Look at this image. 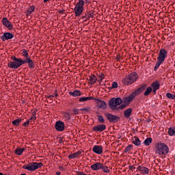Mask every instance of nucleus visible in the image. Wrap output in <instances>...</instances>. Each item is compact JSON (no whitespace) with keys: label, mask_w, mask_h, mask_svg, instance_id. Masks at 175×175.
I'll list each match as a JSON object with an SVG mask.
<instances>
[{"label":"nucleus","mask_w":175,"mask_h":175,"mask_svg":"<svg viewBox=\"0 0 175 175\" xmlns=\"http://www.w3.org/2000/svg\"><path fill=\"white\" fill-rule=\"evenodd\" d=\"M155 148L156 154H159V155H166V154L169 153V146L165 143H157Z\"/></svg>","instance_id":"1"},{"label":"nucleus","mask_w":175,"mask_h":175,"mask_svg":"<svg viewBox=\"0 0 175 175\" xmlns=\"http://www.w3.org/2000/svg\"><path fill=\"white\" fill-rule=\"evenodd\" d=\"M167 57V51L165 49H161L159 52V56L157 57V62L154 66V70H157L163 62H165V59Z\"/></svg>","instance_id":"2"},{"label":"nucleus","mask_w":175,"mask_h":175,"mask_svg":"<svg viewBox=\"0 0 175 175\" xmlns=\"http://www.w3.org/2000/svg\"><path fill=\"white\" fill-rule=\"evenodd\" d=\"M11 59L12 61L8 64V68H11V69H18L21 65H24V60L16 57V56H12Z\"/></svg>","instance_id":"3"},{"label":"nucleus","mask_w":175,"mask_h":175,"mask_svg":"<svg viewBox=\"0 0 175 175\" xmlns=\"http://www.w3.org/2000/svg\"><path fill=\"white\" fill-rule=\"evenodd\" d=\"M85 3V1L83 0H79L78 2H77L75 7L74 8V12L76 17H80L81 14H83V12H84V4Z\"/></svg>","instance_id":"4"},{"label":"nucleus","mask_w":175,"mask_h":175,"mask_svg":"<svg viewBox=\"0 0 175 175\" xmlns=\"http://www.w3.org/2000/svg\"><path fill=\"white\" fill-rule=\"evenodd\" d=\"M137 74L136 72H132L126 76V77L122 80V83L124 84V85H129V84L135 83V81L137 80Z\"/></svg>","instance_id":"5"},{"label":"nucleus","mask_w":175,"mask_h":175,"mask_svg":"<svg viewBox=\"0 0 175 175\" xmlns=\"http://www.w3.org/2000/svg\"><path fill=\"white\" fill-rule=\"evenodd\" d=\"M142 88H140L132 92L129 96L124 97L123 99L124 103H126V105H129L130 102H132L133 99H135V96H137V95H140V94H142Z\"/></svg>","instance_id":"6"},{"label":"nucleus","mask_w":175,"mask_h":175,"mask_svg":"<svg viewBox=\"0 0 175 175\" xmlns=\"http://www.w3.org/2000/svg\"><path fill=\"white\" fill-rule=\"evenodd\" d=\"M42 166H43L42 163L31 162L27 165H23V169L29 170L30 172H33L36 170V169H40V167H42Z\"/></svg>","instance_id":"7"},{"label":"nucleus","mask_w":175,"mask_h":175,"mask_svg":"<svg viewBox=\"0 0 175 175\" xmlns=\"http://www.w3.org/2000/svg\"><path fill=\"white\" fill-rule=\"evenodd\" d=\"M122 103V100L120 98H112L109 101V106L111 110H117L118 106Z\"/></svg>","instance_id":"8"},{"label":"nucleus","mask_w":175,"mask_h":175,"mask_svg":"<svg viewBox=\"0 0 175 175\" xmlns=\"http://www.w3.org/2000/svg\"><path fill=\"white\" fill-rule=\"evenodd\" d=\"M105 116L110 122H118L120 121V117L114 116L111 113H107Z\"/></svg>","instance_id":"9"},{"label":"nucleus","mask_w":175,"mask_h":175,"mask_svg":"<svg viewBox=\"0 0 175 175\" xmlns=\"http://www.w3.org/2000/svg\"><path fill=\"white\" fill-rule=\"evenodd\" d=\"M2 24L3 25H4L5 28H8L10 30L13 29V24H12V22L8 20V18L6 17L3 18Z\"/></svg>","instance_id":"10"},{"label":"nucleus","mask_w":175,"mask_h":175,"mask_svg":"<svg viewBox=\"0 0 175 175\" xmlns=\"http://www.w3.org/2000/svg\"><path fill=\"white\" fill-rule=\"evenodd\" d=\"M55 129L58 132L64 131V129H65V124L62 121H59V120L56 122Z\"/></svg>","instance_id":"11"},{"label":"nucleus","mask_w":175,"mask_h":175,"mask_svg":"<svg viewBox=\"0 0 175 175\" xmlns=\"http://www.w3.org/2000/svg\"><path fill=\"white\" fill-rule=\"evenodd\" d=\"M14 38V34L10 32L4 33L3 35L1 37V40L5 42L6 40H9V39H13Z\"/></svg>","instance_id":"12"},{"label":"nucleus","mask_w":175,"mask_h":175,"mask_svg":"<svg viewBox=\"0 0 175 175\" xmlns=\"http://www.w3.org/2000/svg\"><path fill=\"white\" fill-rule=\"evenodd\" d=\"M92 151L95 154H98V155H100V154L103 153V147L102 146L96 145L93 147Z\"/></svg>","instance_id":"13"},{"label":"nucleus","mask_w":175,"mask_h":175,"mask_svg":"<svg viewBox=\"0 0 175 175\" xmlns=\"http://www.w3.org/2000/svg\"><path fill=\"white\" fill-rule=\"evenodd\" d=\"M106 130V125L105 124H98L93 127V131L94 132H103Z\"/></svg>","instance_id":"14"},{"label":"nucleus","mask_w":175,"mask_h":175,"mask_svg":"<svg viewBox=\"0 0 175 175\" xmlns=\"http://www.w3.org/2000/svg\"><path fill=\"white\" fill-rule=\"evenodd\" d=\"M24 64H28V66L30 69H33V68H35V63L31 57H29V59H23V65Z\"/></svg>","instance_id":"15"},{"label":"nucleus","mask_w":175,"mask_h":175,"mask_svg":"<svg viewBox=\"0 0 175 175\" xmlns=\"http://www.w3.org/2000/svg\"><path fill=\"white\" fill-rule=\"evenodd\" d=\"M96 102L97 103V107H99V109H106L107 104H106V102L101 100L100 99H96Z\"/></svg>","instance_id":"16"},{"label":"nucleus","mask_w":175,"mask_h":175,"mask_svg":"<svg viewBox=\"0 0 175 175\" xmlns=\"http://www.w3.org/2000/svg\"><path fill=\"white\" fill-rule=\"evenodd\" d=\"M103 164L101 163L96 162L94 164L92 165L90 167L92 170H100L103 167Z\"/></svg>","instance_id":"17"},{"label":"nucleus","mask_w":175,"mask_h":175,"mask_svg":"<svg viewBox=\"0 0 175 175\" xmlns=\"http://www.w3.org/2000/svg\"><path fill=\"white\" fill-rule=\"evenodd\" d=\"M87 80L89 84L93 85L96 83V80L98 79H96V76H95L94 75H92L88 77Z\"/></svg>","instance_id":"18"},{"label":"nucleus","mask_w":175,"mask_h":175,"mask_svg":"<svg viewBox=\"0 0 175 175\" xmlns=\"http://www.w3.org/2000/svg\"><path fill=\"white\" fill-rule=\"evenodd\" d=\"M137 169L141 174H148L150 173V170L146 167L139 166Z\"/></svg>","instance_id":"19"},{"label":"nucleus","mask_w":175,"mask_h":175,"mask_svg":"<svg viewBox=\"0 0 175 175\" xmlns=\"http://www.w3.org/2000/svg\"><path fill=\"white\" fill-rule=\"evenodd\" d=\"M69 95L71 96H81V92L79 90H74L73 92H69Z\"/></svg>","instance_id":"20"},{"label":"nucleus","mask_w":175,"mask_h":175,"mask_svg":"<svg viewBox=\"0 0 175 175\" xmlns=\"http://www.w3.org/2000/svg\"><path fill=\"white\" fill-rule=\"evenodd\" d=\"M125 118H129L132 116V108H129L124 111Z\"/></svg>","instance_id":"21"},{"label":"nucleus","mask_w":175,"mask_h":175,"mask_svg":"<svg viewBox=\"0 0 175 175\" xmlns=\"http://www.w3.org/2000/svg\"><path fill=\"white\" fill-rule=\"evenodd\" d=\"M152 87L153 88V92H157V90H159V87H160L159 83L158 81L152 83Z\"/></svg>","instance_id":"22"},{"label":"nucleus","mask_w":175,"mask_h":175,"mask_svg":"<svg viewBox=\"0 0 175 175\" xmlns=\"http://www.w3.org/2000/svg\"><path fill=\"white\" fill-rule=\"evenodd\" d=\"M35 11V6L34 5H30L29 8H28L26 14L27 16H31V14L33 13V12Z\"/></svg>","instance_id":"23"},{"label":"nucleus","mask_w":175,"mask_h":175,"mask_svg":"<svg viewBox=\"0 0 175 175\" xmlns=\"http://www.w3.org/2000/svg\"><path fill=\"white\" fill-rule=\"evenodd\" d=\"M87 100H94V97H92V96L81 97L79 98V102H87Z\"/></svg>","instance_id":"24"},{"label":"nucleus","mask_w":175,"mask_h":175,"mask_svg":"<svg viewBox=\"0 0 175 175\" xmlns=\"http://www.w3.org/2000/svg\"><path fill=\"white\" fill-rule=\"evenodd\" d=\"M79 155H81V152L79 151V152H77L73 153L72 154H70L68 156V158H70V159H73L75 158H77V157H79Z\"/></svg>","instance_id":"25"},{"label":"nucleus","mask_w":175,"mask_h":175,"mask_svg":"<svg viewBox=\"0 0 175 175\" xmlns=\"http://www.w3.org/2000/svg\"><path fill=\"white\" fill-rule=\"evenodd\" d=\"M133 143L135 144V146H140L142 144V142H140V139H139V137H135L133 139Z\"/></svg>","instance_id":"26"},{"label":"nucleus","mask_w":175,"mask_h":175,"mask_svg":"<svg viewBox=\"0 0 175 175\" xmlns=\"http://www.w3.org/2000/svg\"><path fill=\"white\" fill-rule=\"evenodd\" d=\"M152 142V138L148 137L144 140V144H145V146H150Z\"/></svg>","instance_id":"27"},{"label":"nucleus","mask_w":175,"mask_h":175,"mask_svg":"<svg viewBox=\"0 0 175 175\" xmlns=\"http://www.w3.org/2000/svg\"><path fill=\"white\" fill-rule=\"evenodd\" d=\"M23 152H24V148H20L15 150V154L16 155H23Z\"/></svg>","instance_id":"28"},{"label":"nucleus","mask_w":175,"mask_h":175,"mask_svg":"<svg viewBox=\"0 0 175 175\" xmlns=\"http://www.w3.org/2000/svg\"><path fill=\"white\" fill-rule=\"evenodd\" d=\"M63 120L64 121H69V120H70V114L68 113H64L63 115Z\"/></svg>","instance_id":"29"},{"label":"nucleus","mask_w":175,"mask_h":175,"mask_svg":"<svg viewBox=\"0 0 175 175\" xmlns=\"http://www.w3.org/2000/svg\"><path fill=\"white\" fill-rule=\"evenodd\" d=\"M168 135L170 136H174L175 135V128L170 127L168 129Z\"/></svg>","instance_id":"30"},{"label":"nucleus","mask_w":175,"mask_h":175,"mask_svg":"<svg viewBox=\"0 0 175 175\" xmlns=\"http://www.w3.org/2000/svg\"><path fill=\"white\" fill-rule=\"evenodd\" d=\"M23 56L24 57V58H25V59H29V55L28 54V51H27V50L24 49L23 51Z\"/></svg>","instance_id":"31"},{"label":"nucleus","mask_w":175,"mask_h":175,"mask_svg":"<svg viewBox=\"0 0 175 175\" xmlns=\"http://www.w3.org/2000/svg\"><path fill=\"white\" fill-rule=\"evenodd\" d=\"M151 91H152V87L147 88L146 92H144L145 96H147L150 95Z\"/></svg>","instance_id":"32"},{"label":"nucleus","mask_w":175,"mask_h":175,"mask_svg":"<svg viewBox=\"0 0 175 175\" xmlns=\"http://www.w3.org/2000/svg\"><path fill=\"white\" fill-rule=\"evenodd\" d=\"M20 122H21V118H18L12 121V124L15 125L16 126H18L19 125Z\"/></svg>","instance_id":"33"},{"label":"nucleus","mask_w":175,"mask_h":175,"mask_svg":"<svg viewBox=\"0 0 175 175\" xmlns=\"http://www.w3.org/2000/svg\"><path fill=\"white\" fill-rule=\"evenodd\" d=\"M101 170H103L104 173H109V172H110V170L109 169V167L106 165H103V167H101Z\"/></svg>","instance_id":"34"},{"label":"nucleus","mask_w":175,"mask_h":175,"mask_svg":"<svg viewBox=\"0 0 175 175\" xmlns=\"http://www.w3.org/2000/svg\"><path fill=\"white\" fill-rule=\"evenodd\" d=\"M125 107H126V105H125V104H122L121 105H120L119 107H118V108L116 109V110H124V109H125Z\"/></svg>","instance_id":"35"},{"label":"nucleus","mask_w":175,"mask_h":175,"mask_svg":"<svg viewBox=\"0 0 175 175\" xmlns=\"http://www.w3.org/2000/svg\"><path fill=\"white\" fill-rule=\"evenodd\" d=\"M98 120L101 124H103V122H105V118H103V116H98Z\"/></svg>","instance_id":"36"},{"label":"nucleus","mask_w":175,"mask_h":175,"mask_svg":"<svg viewBox=\"0 0 175 175\" xmlns=\"http://www.w3.org/2000/svg\"><path fill=\"white\" fill-rule=\"evenodd\" d=\"M98 77L100 79L98 80V81H100V83H101L103 81V79H105V75L101 73V74L98 75Z\"/></svg>","instance_id":"37"},{"label":"nucleus","mask_w":175,"mask_h":175,"mask_svg":"<svg viewBox=\"0 0 175 175\" xmlns=\"http://www.w3.org/2000/svg\"><path fill=\"white\" fill-rule=\"evenodd\" d=\"M132 150V145H129L124 150V152H129Z\"/></svg>","instance_id":"38"},{"label":"nucleus","mask_w":175,"mask_h":175,"mask_svg":"<svg viewBox=\"0 0 175 175\" xmlns=\"http://www.w3.org/2000/svg\"><path fill=\"white\" fill-rule=\"evenodd\" d=\"M111 88H118V83H117V82H113Z\"/></svg>","instance_id":"39"},{"label":"nucleus","mask_w":175,"mask_h":175,"mask_svg":"<svg viewBox=\"0 0 175 175\" xmlns=\"http://www.w3.org/2000/svg\"><path fill=\"white\" fill-rule=\"evenodd\" d=\"M90 110H91V108L90 107L83 108L80 109L81 111H90Z\"/></svg>","instance_id":"40"},{"label":"nucleus","mask_w":175,"mask_h":175,"mask_svg":"<svg viewBox=\"0 0 175 175\" xmlns=\"http://www.w3.org/2000/svg\"><path fill=\"white\" fill-rule=\"evenodd\" d=\"M72 111H73V113H74V114H75V115H77V114H79V109H74L73 110H72Z\"/></svg>","instance_id":"41"},{"label":"nucleus","mask_w":175,"mask_h":175,"mask_svg":"<svg viewBox=\"0 0 175 175\" xmlns=\"http://www.w3.org/2000/svg\"><path fill=\"white\" fill-rule=\"evenodd\" d=\"M166 96H167V98H168L169 99H172V94H170V93H167Z\"/></svg>","instance_id":"42"},{"label":"nucleus","mask_w":175,"mask_h":175,"mask_svg":"<svg viewBox=\"0 0 175 175\" xmlns=\"http://www.w3.org/2000/svg\"><path fill=\"white\" fill-rule=\"evenodd\" d=\"M29 120H27V122H25V123H23V126H27L28 125H29Z\"/></svg>","instance_id":"43"},{"label":"nucleus","mask_w":175,"mask_h":175,"mask_svg":"<svg viewBox=\"0 0 175 175\" xmlns=\"http://www.w3.org/2000/svg\"><path fill=\"white\" fill-rule=\"evenodd\" d=\"M35 120H36V116H33L29 120V121H35Z\"/></svg>","instance_id":"44"},{"label":"nucleus","mask_w":175,"mask_h":175,"mask_svg":"<svg viewBox=\"0 0 175 175\" xmlns=\"http://www.w3.org/2000/svg\"><path fill=\"white\" fill-rule=\"evenodd\" d=\"M53 98H54L53 95H51L48 96V99H53Z\"/></svg>","instance_id":"45"},{"label":"nucleus","mask_w":175,"mask_h":175,"mask_svg":"<svg viewBox=\"0 0 175 175\" xmlns=\"http://www.w3.org/2000/svg\"><path fill=\"white\" fill-rule=\"evenodd\" d=\"M54 97L57 98V96H58V94L57 93H55V94L53 95Z\"/></svg>","instance_id":"46"},{"label":"nucleus","mask_w":175,"mask_h":175,"mask_svg":"<svg viewBox=\"0 0 175 175\" xmlns=\"http://www.w3.org/2000/svg\"><path fill=\"white\" fill-rule=\"evenodd\" d=\"M171 99H175V94H172V96Z\"/></svg>","instance_id":"47"},{"label":"nucleus","mask_w":175,"mask_h":175,"mask_svg":"<svg viewBox=\"0 0 175 175\" xmlns=\"http://www.w3.org/2000/svg\"><path fill=\"white\" fill-rule=\"evenodd\" d=\"M49 1H50V0H44V3H46L49 2Z\"/></svg>","instance_id":"48"},{"label":"nucleus","mask_w":175,"mask_h":175,"mask_svg":"<svg viewBox=\"0 0 175 175\" xmlns=\"http://www.w3.org/2000/svg\"><path fill=\"white\" fill-rule=\"evenodd\" d=\"M56 174L59 175V174H61V172H56Z\"/></svg>","instance_id":"49"},{"label":"nucleus","mask_w":175,"mask_h":175,"mask_svg":"<svg viewBox=\"0 0 175 175\" xmlns=\"http://www.w3.org/2000/svg\"><path fill=\"white\" fill-rule=\"evenodd\" d=\"M90 2V1H88V0H86V2H85V3H88Z\"/></svg>","instance_id":"50"},{"label":"nucleus","mask_w":175,"mask_h":175,"mask_svg":"<svg viewBox=\"0 0 175 175\" xmlns=\"http://www.w3.org/2000/svg\"><path fill=\"white\" fill-rule=\"evenodd\" d=\"M0 175H5V174H3L2 172H0Z\"/></svg>","instance_id":"51"}]
</instances>
